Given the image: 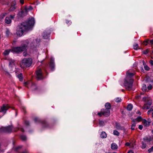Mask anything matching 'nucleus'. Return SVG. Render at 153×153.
Returning <instances> with one entry per match:
<instances>
[{
    "mask_svg": "<svg viewBox=\"0 0 153 153\" xmlns=\"http://www.w3.org/2000/svg\"><path fill=\"white\" fill-rule=\"evenodd\" d=\"M34 24V19L32 17L29 18L27 22H23L17 26L16 32L17 35L19 36H21L24 32L28 30L31 28Z\"/></svg>",
    "mask_w": 153,
    "mask_h": 153,
    "instance_id": "obj_1",
    "label": "nucleus"
},
{
    "mask_svg": "<svg viewBox=\"0 0 153 153\" xmlns=\"http://www.w3.org/2000/svg\"><path fill=\"white\" fill-rule=\"evenodd\" d=\"M134 74L129 73L128 71L124 82V85L126 88L128 90L130 91L131 89L132 84L133 83V76Z\"/></svg>",
    "mask_w": 153,
    "mask_h": 153,
    "instance_id": "obj_2",
    "label": "nucleus"
},
{
    "mask_svg": "<svg viewBox=\"0 0 153 153\" xmlns=\"http://www.w3.org/2000/svg\"><path fill=\"white\" fill-rule=\"evenodd\" d=\"M29 41L27 40L26 41V42L22 44L21 46L20 47H15L11 49V51L16 53H19L26 50Z\"/></svg>",
    "mask_w": 153,
    "mask_h": 153,
    "instance_id": "obj_3",
    "label": "nucleus"
},
{
    "mask_svg": "<svg viewBox=\"0 0 153 153\" xmlns=\"http://www.w3.org/2000/svg\"><path fill=\"white\" fill-rule=\"evenodd\" d=\"M32 62V60L31 58H24L20 62V66L22 68L25 69L30 67Z\"/></svg>",
    "mask_w": 153,
    "mask_h": 153,
    "instance_id": "obj_4",
    "label": "nucleus"
},
{
    "mask_svg": "<svg viewBox=\"0 0 153 153\" xmlns=\"http://www.w3.org/2000/svg\"><path fill=\"white\" fill-rule=\"evenodd\" d=\"M36 73L37 79L41 80L45 78L42 70L40 68H38L36 71Z\"/></svg>",
    "mask_w": 153,
    "mask_h": 153,
    "instance_id": "obj_5",
    "label": "nucleus"
},
{
    "mask_svg": "<svg viewBox=\"0 0 153 153\" xmlns=\"http://www.w3.org/2000/svg\"><path fill=\"white\" fill-rule=\"evenodd\" d=\"M110 114V110L107 109H102L101 110L100 112H99L97 114V115L100 117H101L102 115H103L106 117H108Z\"/></svg>",
    "mask_w": 153,
    "mask_h": 153,
    "instance_id": "obj_6",
    "label": "nucleus"
},
{
    "mask_svg": "<svg viewBox=\"0 0 153 153\" xmlns=\"http://www.w3.org/2000/svg\"><path fill=\"white\" fill-rule=\"evenodd\" d=\"M13 126L12 125L6 127H3V133H11L13 131Z\"/></svg>",
    "mask_w": 153,
    "mask_h": 153,
    "instance_id": "obj_7",
    "label": "nucleus"
},
{
    "mask_svg": "<svg viewBox=\"0 0 153 153\" xmlns=\"http://www.w3.org/2000/svg\"><path fill=\"white\" fill-rule=\"evenodd\" d=\"M9 108L8 105L3 104L2 106L0 107V113H2V115H4Z\"/></svg>",
    "mask_w": 153,
    "mask_h": 153,
    "instance_id": "obj_8",
    "label": "nucleus"
},
{
    "mask_svg": "<svg viewBox=\"0 0 153 153\" xmlns=\"http://www.w3.org/2000/svg\"><path fill=\"white\" fill-rule=\"evenodd\" d=\"M15 15H10L9 16L6 17L4 22L7 24H10L11 22V20L13 19L14 18Z\"/></svg>",
    "mask_w": 153,
    "mask_h": 153,
    "instance_id": "obj_9",
    "label": "nucleus"
},
{
    "mask_svg": "<svg viewBox=\"0 0 153 153\" xmlns=\"http://www.w3.org/2000/svg\"><path fill=\"white\" fill-rule=\"evenodd\" d=\"M16 3L15 0L12 1L11 2V5L10 7L9 10L10 11H12L15 10L16 7Z\"/></svg>",
    "mask_w": 153,
    "mask_h": 153,
    "instance_id": "obj_10",
    "label": "nucleus"
},
{
    "mask_svg": "<svg viewBox=\"0 0 153 153\" xmlns=\"http://www.w3.org/2000/svg\"><path fill=\"white\" fill-rule=\"evenodd\" d=\"M49 67L52 71H53L55 69V65L54 60L51 59L49 64Z\"/></svg>",
    "mask_w": 153,
    "mask_h": 153,
    "instance_id": "obj_11",
    "label": "nucleus"
},
{
    "mask_svg": "<svg viewBox=\"0 0 153 153\" xmlns=\"http://www.w3.org/2000/svg\"><path fill=\"white\" fill-rule=\"evenodd\" d=\"M142 122L144 126H149L150 123V122H148L145 119H143L142 120Z\"/></svg>",
    "mask_w": 153,
    "mask_h": 153,
    "instance_id": "obj_12",
    "label": "nucleus"
},
{
    "mask_svg": "<svg viewBox=\"0 0 153 153\" xmlns=\"http://www.w3.org/2000/svg\"><path fill=\"white\" fill-rule=\"evenodd\" d=\"M49 34L46 32H44L42 34V36L44 39H47L49 36Z\"/></svg>",
    "mask_w": 153,
    "mask_h": 153,
    "instance_id": "obj_13",
    "label": "nucleus"
},
{
    "mask_svg": "<svg viewBox=\"0 0 153 153\" xmlns=\"http://www.w3.org/2000/svg\"><path fill=\"white\" fill-rule=\"evenodd\" d=\"M5 33L6 36L8 37L12 35V33H10V30L7 28L6 29Z\"/></svg>",
    "mask_w": 153,
    "mask_h": 153,
    "instance_id": "obj_14",
    "label": "nucleus"
},
{
    "mask_svg": "<svg viewBox=\"0 0 153 153\" xmlns=\"http://www.w3.org/2000/svg\"><path fill=\"white\" fill-rule=\"evenodd\" d=\"M118 146L115 143H113L111 144V148L113 150H114L117 148Z\"/></svg>",
    "mask_w": 153,
    "mask_h": 153,
    "instance_id": "obj_15",
    "label": "nucleus"
},
{
    "mask_svg": "<svg viewBox=\"0 0 153 153\" xmlns=\"http://www.w3.org/2000/svg\"><path fill=\"white\" fill-rule=\"evenodd\" d=\"M105 109H107L110 110L111 108V105L110 103L107 102L106 103L105 105Z\"/></svg>",
    "mask_w": 153,
    "mask_h": 153,
    "instance_id": "obj_16",
    "label": "nucleus"
},
{
    "mask_svg": "<svg viewBox=\"0 0 153 153\" xmlns=\"http://www.w3.org/2000/svg\"><path fill=\"white\" fill-rule=\"evenodd\" d=\"M101 137L102 138H105L107 137V134L104 131H102L100 135Z\"/></svg>",
    "mask_w": 153,
    "mask_h": 153,
    "instance_id": "obj_17",
    "label": "nucleus"
},
{
    "mask_svg": "<svg viewBox=\"0 0 153 153\" xmlns=\"http://www.w3.org/2000/svg\"><path fill=\"white\" fill-rule=\"evenodd\" d=\"M10 51H11V49L6 50L3 53V54L5 56H7L9 54Z\"/></svg>",
    "mask_w": 153,
    "mask_h": 153,
    "instance_id": "obj_18",
    "label": "nucleus"
},
{
    "mask_svg": "<svg viewBox=\"0 0 153 153\" xmlns=\"http://www.w3.org/2000/svg\"><path fill=\"white\" fill-rule=\"evenodd\" d=\"M18 78L19 79V80L21 81H22L23 80V76L22 74V73L18 74L17 75Z\"/></svg>",
    "mask_w": 153,
    "mask_h": 153,
    "instance_id": "obj_19",
    "label": "nucleus"
},
{
    "mask_svg": "<svg viewBox=\"0 0 153 153\" xmlns=\"http://www.w3.org/2000/svg\"><path fill=\"white\" fill-rule=\"evenodd\" d=\"M134 49V50H137L138 49H140V48H139V46L138 44L135 43L133 45Z\"/></svg>",
    "mask_w": 153,
    "mask_h": 153,
    "instance_id": "obj_20",
    "label": "nucleus"
},
{
    "mask_svg": "<svg viewBox=\"0 0 153 153\" xmlns=\"http://www.w3.org/2000/svg\"><path fill=\"white\" fill-rule=\"evenodd\" d=\"M43 126L44 127H46L48 126L49 124L48 123L45 121H43L42 122Z\"/></svg>",
    "mask_w": 153,
    "mask_h": 153,
    "instance_id": "obj_21",
    "label": "nucleus"
},
{
    "mask_svg": "<svg viewBox=\"0 0 153 153\" xmlns=\"http://www.w3.org/2000/svg\"><path fill=\"white\" fill-rule=\"evenodd\" d=\"M150 107L146 103L145 104L143 107L142 108L143 109H148Z\"/></svg>",
    "mask_w": 153,
    "mask_h": 153,
    "instance_id": "obj_22",
    "label": "nucleus"
},
{
    "mask_svg": "<svg viewBox=\"0 0 153 153\" xmlns=\"http://www.w3.org/2000/svg\"><path fill=\"white\" fill-rule=\"evenodd\" d=\"M32 7L30 6L29 7H26L25 8V10L26 12H27L29 10H32Z\"/></svg>",
    "mask_w": 153,
    "mask_h": 153,
    "instance_id": "obj_23",
    "label": "nucleus"
},
{
    "mask_svg": "<svg viewBox=\"0 0 153 153\" xmlns=\"http://www.w3.org/2000/svg\"><path fill=\"white\" fill-rule=\"evenodd\" d=\"M0 2L3 4H8V0H0Z\"/></svg>",
    "mask_w": 153,
    "mask_h": 153,
    "instance_id": "obj_24",
    "label": "nucleus"
},
{
    "mask_svg": "<svg viewBox=\"0 0 153 153\" xmlns=\"http://www.w3.org/2000/svg\"><path fill=\"white\" fill-rule=\"evenodd\" d=\"M36 41V39L35 40H33V43H32L31 45V47H35L36 46V43H35V42Z\"/></svg>",
    "mask_w": 153,
    "mask_h": 153,
    "instance_id": "obj_25",
    "label": "nucleus"
},
{
    "mask_svg": "<svg viewBox=\"0 0 153 153\" xmlns=\"http://www.w3.org/2000/svg\"><path fill=\"white\" fill-rule=\"evenodd\" d=\"M133 106L131 104H128L127 106V109L129 111L131 110Z\"/></svg>",
    "mask_w": 153,
    "mask_h": 153,
    "instance_id": "obj_26",
    "label": "nucleus"
},
{
    "mask_svg": "<svg viewBox=\"0 0 153 153\" xmlns=\"http://www.w3.org/2000/svg\"><path fill=\"white\" fill-rule=\"evenodd\" d=\"M142 146L141 147L142 149H144L146 147V144L145 143V142L144 141H142Z\"/></svg>",
    "mask_w": 153,
    "mask_h": 153,
    "instance_id": "obj_27",
    "label": "nucleus"
},
{
    "mask_svg": "<svg viewBox=\"0 0 153 153\" xmlns=\"http://www.w3.org/2000/svg\"><path fill=\"white\" fill-rule=\"evenodd\" d=\"M14 60L12 59H10L9 60V64L10 66H12L14 64Z\"/></svg>",
    "mask_w": 153,
    "mask_h": 153,
    "instance_id": "obj_28",
    "label": "nucleus"
},
{
    "mask_svg": "<svg viewBox=\"0 0 153 153\" xmlns=\"http://www.w3.org/2000/svg\"><path fill=\"white\" fill-rule=\"evenodd\" d=\"M21 139L23 140H25L26 139V137L24 135H21L20 136Z\"/></svg>",
    "mask_w": 153,
    "mask_h": 153,
    "instance_id": "obj_29",
    "label": "nucleus"
},
{
    "mask_svg": "<svg viewBox=\"0 0 153 153\" xmlns=\"http://www.w3.org/2000/svg\"><path fill=\"white\" fill-rule=\"evenodd\" d=\"M144 142H150L151 140V139L150 138L148 137H146L145 138H144Z\"/></svg>",
    "mask_w": 153,
    "mask_h": 153,
    "instance_id": "obj_30",
    "label": "nucleus"
},
{
    "mask_svg": "<svg viewBox=\"0 0 153 153\" xmlns=\"http://www.w3.org/2000/svg\"><path fill=\"white\" fill-rule=\"evenodd\" d=\"M99 124L100 126H102L104 125L105 123L104 121L100 120Z\"/></svg>",
    "mask_w": 153,
    "mask_h": 153,
    "instance_id": "obj_31",
    "label": "nucleus"
},
{
    "mask_svg": "<svg viewBox=\"0 0 153 153\" xmlns=\"http://www.w3.org/2000/svg\"><path fill=\"white\" fill-rule=\"evenodd\" d=\"M113 134L114 135L119 136L120 133L117 131L114 130L113 132Z\"/></svg>",
    "mask_w": 153,
    "mask_h": 153,
    "instance_id": "obj_32",
    "label": "nucleus"
},
{
    "mask_svg": "<svg viewBox=\"0 0 153 153\" xmlns=\"http://www.w3.org/2000/svg\"><path fill=\"white\" fill-rule=\"evenodd\" d=\"M121 99L120 98L117 97L115 99V100L117 102H120L121 101Z\"/></svg>",
    "mask_w": 153,
    "mask_h": 153,
    "instance_id": "obj_33",
    "label": "nucleus"
},
{
    "mask_svg": "<svg viewBox=\"0 0 153 153\" xmlns=\"http://www.w3.org/2000/svg\"><path fill=\"white\" fill-rule=\"evenodd\" d=\"M31 87L33 90H35L36 89V87L34 84H32L31 85Z\"/></svg>",
    "mask_w": 153,
    "mask_h": 153,
    "instance_id": "obj_34",
    "label": "nucleus"
},
{
    "mask_svg": "<svg viewBox=\"0 0 153 153\" xmlns=\"http://www.w3.org/2000/svg\"><path fill=\"white\" fill-rule=\"evenodd\" d=\"M142 90L143 91H146L147 89L146 86L145 85H143L142 88Z\"/></svg>",
    "mask_w": 153,
    "mask_h": 153,
    "instance_id": "obj_35",
    "label": "nucleus"
},
{
    "mask_svg": "<svg viewBox=\"0 0 153 153\" xmlns=\"http://www.w3.org/2000/svg\"><path fill=\"white\" fill-rule=\"evenodd\" d=\"M148 40L147 39H146L145 41H144L143 43V44L144 45H146L148 44Z\"/></svg>",
    "mask_w": 153,
    "mask_h": 153,
    "instance_id": "obj_36",
    "label": "nucleus"
},
{
    "mask_svg": "<svg viewBox=\"0 0 153 153\" xmlns=\"http://www.w3.org/2000/svg\"><path fill=\"white\" fill-rule=\"evenodd\" d=\"M148 41V44L151 45L153 44V40H149V39H147Z\"/></svg>",
    "mask_w": 153,
    "mask_h": 153,
    "instance_id": "obj_37",
    "label": "nucleus"
},
{
    "mask_svg": "<svg viewBox=\"0 0 153 153\" xmlns=\"http://www.w3.org/2000/svg\"><path fill=\"white\" fill-rule=\"evenodd\" d=\"M22 146H18L16 147L15 149V150L16 151H17L19 149H21V148H22Z\"/></svg>",
    "mask_w": 153,
    "mask_h": 153,
    "instance_id": "obj_38",
    "label": "nucleus"
},
{
    "mask_svg": "<svg viewBox=\"0 0 153 153\" xmlns=\"http://www.w3.org/2000/svg\"><path fill=\"white\" fill-rule=\"evenodd\" d=\"M144 67L145 69L146 70L148 71L149 70L150 68L147 65H145Z\"/></svg>",
    "mask_w": 153,
    "mask_h": 153,
    "instance_id": "obj_39",
    "label": "nucleus"
},
{
    "mask_svg": "<svg viewBox=\"0 0 153 153\" xmlns=\"http://www.w3.org/2000/svg\"><path fill=\"white\" fill-rule=\"evenodd\" d=\"M19 129V128L18 127H16L15 128H14L13 127V131H15L16 132Z\"/></svg>",
    "mask_w": 153,
    "mask_h": 153,
    "instance_id": "obj_40",
    "label": "nucleus"
},
{
    "mask_svg": "<svg viewBox=\"0 0 153 153\" xmlns=\"http://www.w3.org/2000/svg\"><path fill=\"white\" fill-rule=\"evenodd\" d=\"M149 51V50L148 49H147L146 50L143 51V53L145 54H146L148 53Z\"/></svg>",
    "mask_w": 153,
    "mask_h": 153,
    "instance_id": "obj_41",
    "label": "nucleus"
},
{
    "mask_svg": "<svg viewBox=\"0 0 153 153\" xmlns=\"http://www.w3.org/2000/svg\"><path fill=\"white\" fill-rule=\"evenodd\" d=\"M148 151L149 152H150L153 151V146L151 147L148 150Z\"/></svg>",
    "mask_w": 153,
    "mask_h": 153,
    "instance_id": "obj_42",
    "label": "nucleus"
},
{
    "mask_svg": "<svg viewBox=\"0 0 153 153\" xmlns=\"http://www.w3.org/2000/svg\"><path fill=\"white\" fill-rule=\"evenodd\" d=\"M137 119L138 120V122L141 121L142 120V118L141 117H138L137 118Z\"/></svg>",
    "mask_w": 153,
    "mask_h": 153,
    "instance_id": "obj_43",
    "label": "nucleus"
},
{
    "mask_svg": "<svg viewBox=\"0 0 153 153\" xmlns=\"http://www.w3.org/2000/svg\"><path fill=\"white\" fill-rule=\"evenodd\" d=\"M152 88V86L151 85H149L147 87L148 89L149 90H151Z\"/></svg>",
    "mask_w": 153,
    "mask_h": 153,
    "instance_id": "obj_44",
    "label": "nucleus"
},
{
    "mask_svg": "<svg viewBox=\"0 0 153 153\" xmlns=\"http://www.w3.org/2000/svg\"><path fill=\"white\" fill-rule=\"evenodd\" d=\"M34 120L35 122H39V120L38 118H35L34 119Z\"/></svg>",
    "mask_w": 153,
    "mask_h": 153,
    "instance_id": "obj_45",
    "label": "nucleus"
},
{
    "mask_svg": "<svg viewBox=\"0 0 153 153\" xmlns=\"http://www.w3.org/2000/svg\"><path fill=\"white\" fill-rule=\"evenodd\" d=\"M146 104L150 107L152 105V103L150 102H148Z\"/></svg>",
    "mask_w": 153,
    "mask_h": 153,
    "instance_id": "obj_46",
    "label": "nucleus"
},
{
    "mask_svg": "<svg viewBox=\"0 0 153 153\" xmlns=\"http://www.w3.org/2000/svg\"><path fill=\"white\" fill-rule=\"evenodd\" d=\"M22 109L23 111L24 112H25L26 111V109L24 107H22Z\"/></svg>",
    "mask_w": 153,
    "mask_h": 153,
    "instance_id": "obj_47",
    "label": "nucleus"
},
{
    "mask_svg": "<svg viewBox=\"0 0 153 153\" xmlns=\"http://www.w3.org/2000/svg\"><path fill=\"white\" fill-rule=\"evenodd\" d=\"M143 128V126L142 125H140L139 126V127H138V128H139L140 129V130H142Z\"/></svg>",
    "mask_w": 153,
    "mask_h": 153,
    "instance_id": "obj_48",
    "label": "nucleus"
},
{
    "mask_svg": "<svg viewBox=\"0 0 153 153\" xmlns=\"http://www.w3.org/2000/svg\"><path fill=\"white\" fill-rule=\"evenodd\" d=\"M149 62L152 65H153V61L152 60H150Z\"/></svg>",
    "mask_w": 153,
    "mask_h": 153,
    "instance_id": "obj_49",
    "label": "nucleus"
},
{
    "mask_svg": "<svg viewBox=\"0 0 153 153\" xmlns=\"http://www.w3.org/2000/svg\"><path fill=\"white\" fill-rule=\"evenodd\" d=\"M3 133V127H0V133Z\"/></svg>",
    "mask_w": 153,
    "mask_h": 153,
    "instance_id": "obj_50",
    "label": "nucleus"
},
{
    "mask_svg": "<svg viewBox=\"0 0 153 153\" xmlns=\"http://www.w3.org/2000/svg\"><path fill=\"white\" fill-rule=\"evenodd\" d=\"M20 2L23 4L24 3V0H20Z\"/></svg>",
    "mask_w": 153,
    "mask_h": 153,
    "instance_id": "obj_51",
    "label": "nucleus"
},
{
    "mask_svg": "<svg viewBox=\"0 0 153 153\" xmlns=\"http://www.w3.org/2000/svg\"><path fill=\"white\" fill-rule=\"evenodd\" d=\"M136 126V123H135L134 122L132 124L131 126H132V127H135Z\"/></svg>",
    "mask_w": 153,
    "mask_h": 153,
    "instance_id": "obj_52",
    "label": "nucleus"
},
{
    "mask_svg": "<svg viewBox=\"0 0 153 153\" xmlns=\"http://www.w3.org/2000/svg\"><path fill=\"white\" fill-rule=\"evenodd\" d=\"M133 121L134 123H135V122H138V120L137 119V118L135 119H134L133 120Z\"/></svg>",
    "mask_w": 153,
    "mask_h": 153,
    "instance_id": "obj_53",
    "label": "nucleus"
},
{
    "mask_svg": "<svg viewBox=\"0 0 153 153\" xmlns=\"http://www.w3.org/2000/svg\"><path fill=\"white\" fill-rule=\"evenodd\" d=\"M130 144V143H128V142H127V143H126V144H125V145H126V146H129Z\"/></svg>",
    "mask_w": 153,
    "mask_h": 153,
    "instance_id": "obj_54",
    "label": "nucleus"
},
{
    "mask_svg": "<svg viewBox=\"0 0 153 153\" xmlns=\"http://www.w3.org/2000/svg\"><path fill=\"white\" fill-rule=\"evenodd\" d=\"M29 82H25L24 83L25 86H26L28 84Z\"/></svg>",
    "mask_w": 153,
    "mask_h": 153,
    "instance_id": "obj_55",
    "label": "nucleus"
},
{
    "mask_svg": "<svg viewBox=\"0 0 153 153\" xmlns=\"http://www.w3.org/2000/svg\"><path fill=\"white\" fill-rule=\"evenodd\" d=\"M19 129H20V130L21 131H22L23 132H24V129L23 128H19Z\"/></svg>",
    "mask_w": 153,
    "mask_h": 153,
    "instance_id": "obj_56",
    "label": "nucleus"
},
{
    "mask_svg": "<svg viewBox=\"0 0 153 153\" xmlns=\"http://www.w3.org/2000/svg\"><path fill=\"white\" fill-rule=\"evenodd\" d=\"M143 64L144 65V66H145V65H146V64L144 61H143Z\"/></svg>",
    "mask_w": 153,
    "mask_h": 153,
    "instance_id": "obj_57",
    "label": "nucleus"
},
{
    "mask_svg": "<svg viewBox=\"0 0 153 153\" xmlns=\"http://www.w3.org/2000/svg\"><path fill=\"white\" fill-rule=\"evenodd\" d=\"M128 153H133V152L132 151L130 150V151H128Z\"/></svg>",
    "mask_w": 153,
    "mask_h": 153,
    "instance_id": "obj_58",
    "label": "nucleus"
},
{
    "mask_svg": "<svg viewBox=\"0 0 153 153\" xmlns=\"http://www.w3.org/2000/svg\"><path fill=\"white\" fill-rule=\"evenodd\" d=\"M152 111H153V106H152L150 109Z\"/></svg>",
    "mask_w": 153,
    "mask_h": 153,
    "instance_id": "obj_59",
    "label": "nucleus"
},
{
    "mask_svg": "<svg viewBox=\"0 0 153 153\" xmlns=\"http://www.w3.org/2000/svg\"><path fill=\"white\" fill-rule=\"evenodd\" d=\"M152 112V111L150 110H149L148 111V112H147L148 114H149L150 113V112Z\"/></svg>",
    "mask_w": 153,
    "mask_h": 153,
    "instance_id": "obj_60",
    "label": "nucleus"
},
{
    "mask_svg": "<svg viewBox=\"0 0 153 153\" xmlns=\"http://www.w3.org/2000/svg\"><path fill=\"white\" fill-rule=\"evenodd\" d=\"M137 113L139 114L140 115H141V112H140V111H137Z\"/></svg>",
    "mask_w": 153,
    "mask_h": 153,
    "instance_id": "obj_61",
    "label": "nucleus"
},
{
    "mask_svg": "<svg viewBox=\"0 0 153 153\" xmlns=\"http://www.w3.org/2000/svg\"><path fill=\"white\" fill-rule=\"evenodd\" d=\"M131 129L132 130H134L135 129L134 127H132V126H131Z\"/></svg>",
    "mask_w": 153,
    "mask_h": 153,
    "instance_id": "obj_62",
    "label": "nucleus"
},
{
    "mask_svg": "<svg viewBox=\"0 0 153 153\" xmlns=\"http://www.w3.org/2000/svg\"><path fill=\"white\" fill-rule=\"evenodd\" d=\"M25 123L27 125H28L29 124V123L28 121H26Z\"/></svg>",
    "mask_w": 153,
    "mask_h": 153,
    "instance_id": "obj_63",
    "label": "nucleus"
},
{
    "mask_svg": "<svg viewBox=\"0 0 153 153\" xmlns=\"http://www.w3.org/2000/svg\"><path fill=\"white\" fill-rule=\"evenodd\" d=\"M28 152L27 151H25V152H23L22 153H28Z\"/></svg>",
    "mask_w": 153,
    "mask_h": 153,
    "instance_id": "obj_64",
    "label": "nucleus"
}]
</instances>
